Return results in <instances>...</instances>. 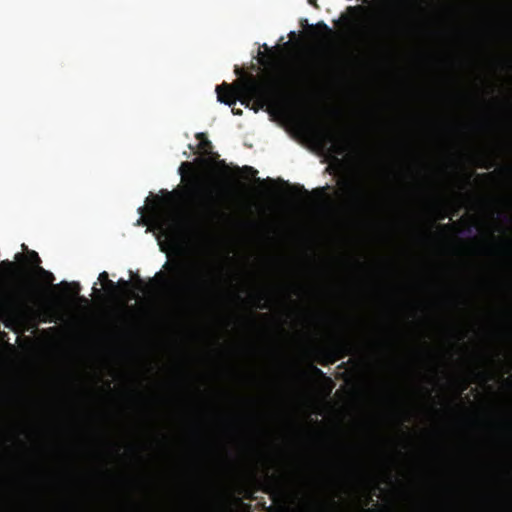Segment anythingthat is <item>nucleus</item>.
I'll return each instance as SVG.
<instances>
[{"mask_svg": "<svg viewBox=\"0 0 512 512\" xmlns=\"http://www.w3.org/2000/svg\"><path fill=\"white\" fill-rule=\"evenodd\" d=\"M182 181L190 193H210L222 180L223 168L220 164L195 167L191 163H183L180 168Z\"/></svg>", "mask_w": 512, "mask_h": 512, "instance_id": "3", "label": "nucleus"}, {"mask_svg": "<svg viewBox=\"0 0 512 512\" xmlns=\"http://www.w3.org/2000/svg\"><path fill=\"white\" fill-rule=\"evenodd\" d=\"M218 101L232 105L237 100L248 105L253 101L258 107H266L272 113L289 117L292 101L282 88L272 80L243 81L235 87L218 86L216 89Z\"/></svg>", "mask_w": 512, "mask_h": 512, "instance_id": "2", "label": "nucleus"}, {"mask_svg": "<svg viewBox=\"0 0 512 512\" xmlns=\"http://www.w3.org/2000/svg\"><path fill=\"white\" fill-rule=\"evenodd\" d=\"M309 118L311 119H300L299 125L306 133L311 135H319L322 129L320 120L314 114L309 115Z\"/></svg>", "mask_w": 512, "mask_h": 512, "instance_id": "4", "label": "nucleus"}, {"mask_svg": "<svg viewBox=\"0 0 512 512\" xmlns=\"http://www.w3.org/2000/svg\"><path fill=\"white\" fill-rule=\"evenodd\" d=\"M98 281L103 290H105L106 292H110L112 282L108 280V275L106 272H102L99 274Z\"/></svg>", "mask_w": 512, "mask_h": 512, "instance_id": "5", "label": "nucleus"}, {"mask_svg": "<svg viewBox=\"0 0 512 512\" xmlns=\"http://www.w3.org/2000/svg\"><path fill=\"white\" fill-rule=\"evenodd\" d=\"M183 198L178 193H166L162 196L147 198L145 207L140 212L139 223L152 231L163 252L177 251L188 231L182 210Z\"/></svg>", "mask_w": 512, "mask_h": 512, "instance_id": "1", "label": "nucleus"}]
</instances>
